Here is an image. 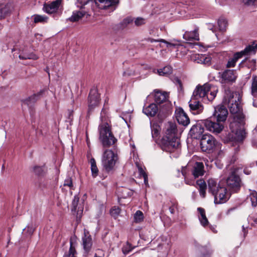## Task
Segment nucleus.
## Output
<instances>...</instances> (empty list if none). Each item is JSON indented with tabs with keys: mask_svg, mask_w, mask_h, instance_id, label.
Segmentation results:
<instances>
[{
	"mask_svg": "<svg viewBox=\"0 0 257 257\" xmlns=\"http://www.w3.org/2000/svg\"><path fill=\"white\" fill-rule=\"evenodd\" d=\"M226 184L228 187L232 191H238L240 187V179L239 177L233 171L228 177L226 180Z\"/></svg>",
	"mask_w": 257,
	"mask_h": 257,
	"instance_id": "11",
	"label": "nucleus"
},
{
	"mask_svg": "<svg viewBox=\"0 0 257 257\" xmlns=\"http://www.w3.org/2000/svg\"><path fill=\"white\" fill-rule=\"evenodd\" d=\"M245 3L248 5H252L256 1V0H245Z\"/></svg>",
	"mask_w": 257,
	"mask_h": 257,
	"instance_id": "55",
	"label": "nucleus"
},
{
	"mask_svg": "<svg viewBox=\"0 0 257 257\" xmlns=\"http://www.w3.org/2000/svg\"><path fill=\"white\" fill-rule=\"evenodd\" d=\"M13 10V6L11 3L3 2L0 3V19H5L9 16Z\"/></svg>",
	"mask_w": 257,
	"mask_h": 257,
	"instance_id": "19",
	"label": "nucleus"
},
{
	"mask_svg": "<svg viewBox=\"0 0 257 257\" xmlns=\"http://www.w3.org/2000/svg\"><path fill=\"white\" fill-rule=\"evenodd\" d=\"M230 127L231 130L232 141L236 142H242L245 137V132L243 127L239 126L236 122H232L230 124Z\"/></svg>",
	"mask_w": 257,
	"mask_h": 257,
	"instance_id": "9",
	"label": "nucleus"
},
{
	"mask_svg": "<svg viewBox=\"0 0 257 257\" xmlns=\"http://www.w3.org/2000/svg\"><path fill=\"white\" fill-rule=\"evenodd\" d=\"M185 183L187 184H189V185H192L193 184V183L192 181H189L187 180L186 177L185 176Z\"/></svg>",
	"mask_w": 257,
	"mask_h": 257,
	"instance_id": "58",
	"label": "nucleus"
},
{
	"mask_svg": "<svg viewBox=\"0 0 257 257\" xmlns=\"http://www.w3.org/2000/svg\"><path fill=\"white\" fill-rule=\"evenodd\" d=\"M64 186H68L70 189H73V183L72 179L70 177H68L65 180L64 182Z\"/></svg>",
	"mask_w": 257,
	"mask_h": 257,
	"instance_id": "47",
	"label": "nucleus"
},
{
	"mask_svg": "<svg viewBox=\"0 0 257 257\" xmlns=\"http://www.w3.org/2000/svg\"><path fill=\"white\" fill-rule=\"evenodd\" d=\"M237 78L235 71L233 70H226L223 72L221 75V82L227 83L233 82Z\"/></svg>",
	"mask_w": 257,
	"mask_h": 257,
	"instance_id": "17",
	"label": "nucleus"
},
{
	"mask_svg": "<svg viewBox=\"0 0 257 257\" xmlns=\"http://www.w3.org/2000/svg\"><path fill=\"white\" fill-rule=\"evenodd\" d=\"M137 166H138V171H139V175H140V177H143L145 176H146L147 174L144 171V170H143L142 167L141 166H139L138 165H137Z\"/></svg>",
	"mask_w": 257,
	"mask_h": 257,
	"instance_id": "51",
	"label": "nucleus"
},
{
	"mask_svg": "<svg viewBox=\"0 0 257 257\" xmlns=\"http://www.w3.org/2000/svg\"><path fill=\"white\" fill-rule=\"evenodd\" d=\"M88 11L84 10L80 11H75L73 12L72 16L69 18V20L72 22L78 21L83 17L86 16V18L90 16Z\"/></svg>",
	"mask_w": 257,
	"mask_h": 257,
	"instance_id": "22",
	"label": "nucleus"
},
{
	"mask_svg": "<svg viewBox=\"0 0 257 257\" xmlns=\"http://www.w3.org/2000/svg\"><path fill=\"white\" fill-rule=\"evenodd\" d=\"M210 88V84L206 83L202 86H197L194 90L192 96L199 99L200 98H205L207 96V94L209 92Z\"/></svg>",
	"mask_w": 257,
	"mask_h": 257,
	"instance_id": "13",
	"label": "nucleus"
},
{
	"mask_svg": "<svg viewBox=\"0 0 257 257\" xmlns=\"http://www.w3.org/2000/svg\"><path fill=\"white\" fill-rule=\"evenodd\" d=\"M131 22H132V20L130 18H127V19H125V20H124V23L125 24H129Z\"/></svg>",
	"mask_w": 257,
	"mask_h": 257,
	"instance_id": "57",
	"label": "nucleus"
},
{
	"mask_svg": "<svg viewBox=\"0 0 257 257\" xmlns=\"http://www.w3.org/2000/svg\"><path fill=\"white\" fill-rule=\"evenodd\" d=\"M175 204L173 205V206H171L169 208V210L170 211V212L172 213V214H174V212H175V210H174V207H175Z\"/></svg>",
	"mask_w": 257,
	"mask_h": 257,
	"instance_id": "56",
	"label": "nucleus"
},
{
	"mask_svg": "<svg viewBox=\"0 0 257 257\" xmlns=\"http://www.w3.org/2000/svg\"><path fill=\"white\" fill-rule=\"evenodd\" d=\"M160 131V126L157 124H153L152 126V134L153 138L158 137Z\"/></svg>",
	"mask_w": 257,
	"mask_h": 257,
	"instance_id": "44",
	"label": "nucleus"
},
{
	"mask_svg": "<svg viewBox=\"0 0 257 257\" xmlns=\"http://www.w3.org/2000/svg\"><path fill=\"white\" fill-rule=\"evenodd\" d=\"M93 2L92 0H76V4L77 7L79 8L80 10H85V6L88 4H91V6L92 5Z\"/></svg>",
	"mask_w": 257,
	"mask_h": 257,
	"instance_id": "34",
	"label": "nucleus"
},
{
	"mask_svg": "<svg viewBox=\"0 0 257 257\" xmlns=\"http://www.w3.org/2000/svg\"><path fill=\"white\" fill-rule=\"evenodd\" d=\"M120 212V209L118 207L114 206L110 210V214L114 218H116Z\"/></svg>",
	"mask_w": 257,
	"mask_h": 257,
	"instance_id": "43",
	"label": "nucleus"
},
{
	"mask_svg": "<svg viewBox=\"0 0 257 257\" xmlns=\"http://www.w3.org/2000/svg\"><path fill=\"white\" fill-rule=\"evenodd\" d=\"M196 184L198 187L200 195L204 198L206 195V184L205 182L202 179L198 180L196 181Z\"/></svg>",
	"mask_w": 257,
	"mask_h": 257,
	"instance_id": "31",
	"label": "nucleus"
},
{
	"mask_svg": "<svg viewBox=\"0 0 257 257\" xmlns=\"http://www.w3.org/2000/svg\"><path fill=\"white\" fill-rule=\"evenodd\" d=\"M203 124L208 131L215 134L220 133L224 128L221 121L214 122L209 119L203 120Z\"/></svg>",
	"mask_w": 257,
	"mask_h": 257,
	"instance_id": "10",
	"label": "nucleus"
},
{
	"mask_svg": "<svg viewBox=\"0 0 257 257\" xmlns=\"http://www.w3.org/2000/svg\"><path fill=\"white\" fill-rule=\"evenodd\" d=\"M177 82L180 84L181 85V81L179 79H177Z\"/></svg>",
	"mask_w": 257,
	"mask_h": 257,
	"instance_id": "59",
	"label": "nucleus"
},
{
	"mask_svg": "<svg viewBox=\"0 0 257 257\" xmlns=\"http://www.w3.org/2000/svg\"><path fill=\"white\" fill-rule=\"evenodd\" d=\"M82 241L84 253L87 254L90 251L92 245L91 237L88 232L84 231Z\"/></svg>",
	"mask_w": 257,
	"mask_h": 257,
	"instance_id": "20",
	"label": "nucleus"
},
{
	"mask_svg": "<svg viewBox=\"0 0 257 257\" xmlns=\"http://www.w3.org/2000/svg\"><path fill=\"white\" fill-rule=\"evenodd\" d=\"M158 41L166 43L167 44V47H169L170 46H175V45H174L173 44H171L170 43H169V42H167L166 41H165V40H163V39H161L160 40H159Z\"/></svg>",
	"mask_w": 257,
	"mask_h": 257,
	"instance_id": "53",
	"label": "nucleus"
},
{
	"mask_svg": "<svg viewBox=\"0 0 257 257\" xmlns=\"http://www.w3.org/2000/svg\"><path fill=\"white\" fill-rule=\"evenodd\" d=\"M146 21L143 18L138 17L135 20V24L137 26H141L146 24Z\"/></svg>",
	"mask_w": 257,
	"mask_h": 257,
	"instance_id": "46",
	"label": "nucleus"
},
{
	"mask_svg": "<svg viewBox=\"0 0 257 257\" xmlns=\"http://www.w3.org/2000/svg\"><path fill=\"white\" fill-rule=\"evenodd\" d=\"M241 97L236 92H232L230 90H225L223 102L227 105L231 113L234 115V118L241 120L243 117L242 108L240 104Z\"/></svg>",
	"mask_w": 257,
	"mask_h": 257,
	"instance_id": "2",
	"label": "nucleus"
},
{
	"mask_svg": "<svg viewBox=\"0 0 257 257\" xmlns=\"http://www.w3.org/2000/svg\"><path fill=\"white\" fill-rule=\"evenodd\" d=\"M94 2L99 9L110 13L115 10L119 0H94Z\"/></svg>",
	"mask_w": 257,
	"mask_h": 257,
	"instance_id": "8",
	"label": "nucleus"
},
{
	"mask_svg": "<svg viewBox=\"0 0 257 257\" xmlns=\"http://www.w3.org/2000/svg\"><path fill=\"white\" fill-rule=\"evenodd\" d=\"M257 49V41L253 42L251 45L247 46L243 50L235 53L233 57L228 60L226 67L227 68L234 67L236 61L244 55H247L251 52L255 53Z\"/></svg>",
	"mask_w": 257,
	"mask_h": 257,
	"instance_id": "7",
	"label": "nucleus"
},
{
	"mask_svg": "<svg viewBox=\"0 0 257 257\" xmlns=\"http://www.w3.org/2000/svg\"><path fill=\"white\" fill-rule=\"evenodd\" d=\"M70 244L69 250L65 253L63 257H77L75 243L72 239L70 240Z\"/></svg>",
	"mask_w": 257,
	"mask_h": 257,
	"instance_id": "30",
	"label": "nucleus"
},
{
	"mask_svg": "<svg viewBox=\"0 0 257 257\" xmlns=\"http://www.w3.org/2000/svg\"><path fill=\"white\" fill-rule=\"evenodd\" d=\"M33 170L35 174L40 175L42 174L44 169L42 167L35 166L33 167Z\"/></svg>",
	"mask_w": 257,
	"mask_h": 257,
	"instance_id": "49",
	"label": "nucleus"
},
{
	"mask_svg": "<svg viewBox=\"0 0 257 257\" xmlns=\"http://www.w3.org/2000/svg\"><path fill=\"white\" fill-rule=\"evenodd\" d=\"M99 139L104 147H108L115 144L116 139L111 133L108 124L106 122L101 123L98 127Z\"/></svg>",
	"mask_w": 257,
	"mask_h": 257,
	"instance_id": "4",
	"label": "nucleus"
},
{
	"mask_svg": "<svg viewBox=\"0 0 257 257\" xmlns=\"http://www.w3.org/2000/svg\"><path fill=\"white\" fill-rule=\"evenodd\" d=\"M194 60L198 63L209 65L211 64V58L202 54H196L194 55Z\"/></svg>",
	"mask_w": 257,
	"mask_h": 257,
	"instance_id": "27",
	"label": "nucleus"
},
{
	"mask_svg": "<svg viewBox=\"0 0 257 257\" xmlns=\"http://www.w3.org/2000/svg\"><path fill=\"white\" fill-rule=\"evenodd\" d=\"M135 74V71L133 67L128 68L123 72L124 76H132Z\"/></svg>",
	"mask_w": 257,
	"mask_h": 257,
	"instance_id": "48",
	"label": "nucleus"
},
{
	"mask_svg": "<svg viewBox=\"0 0 257 257\" xmlns=\"http://www.w3.org/2000/svg\"><path fill=\"white\" fill-rule=\"evenodd\" d=\"M90 163L91 165L92 175L93 177H96L98 175V170L96 166L95 160L94 158L90 159Z\"/></svg>",
	"mask_w": 257,
	"mask_h": 257,
	"instance_id": "36",
	"label": "nucleus"
},
{
	"mask_svg": "<svg viewBox=\"0 0 257 257\" xmlns=\"http://www.w3.org/2000/svg\"><path fill=\"white\" fill-rule=\"evenodd\" d=\"M143 111L147 116H154L158 112V107L155 103H151L148 106L144 107Z\"/></svg>",
	"mask_w": 257,
	"mask_h": 257,
	"instance_id": "26",
	"label": "nucleus"
},
{
	"mask_svg": "<svg viewBox=\"0 0 257 257\" xmlns=\"http://www.w3.org/2000/svg\"><path fill=\"white\" fill-rule=\"evenodd\" d=\"M133 249V247L132 246V245L127 242L126 244L122 247V252L124 254H126L129 253L131 251H132Z\"/></svg>",
	"mask_w": 257,
	"mask_h": 257,
	"instance_id": "45",
	"label": "nucleus"
},
{
	"mask_svg": "<svg viewBox=\"0 0 257 257\" xmlns=\"http://www.w3.org/2000/svg\"><path fill=\"white\" fill-rule=\"evenodd\" d=\"M60 4L59 0L53 1L50 4H45L43 6V10L48 14H51L56 13Z\"/></svg>",
	"mask_w": 257,
	"mask_h": 257,
	"instance_id": "21",
	"label": "nucleus"
},
{
	"mask_svg": "<svg viewBox=\"0 0 257 257\" xmlns=\"http://www.w3.org/2000/svg\"><path fill=\"white\" fill-rule=\"evenodd\" d=\"M165 135L162 140V148L164 151L172 153L180 147L179 139L177 137V126L175 123L168 122Z\"/></svg>",
	"mask_w": 257,
	"mask_h": 257,
	"instance_id": "1",
	"label": "nucleus"
},
{
	"mask_svg": "<svg viewBox=\"0 0 257 257\" xmlns=\"http://www.w3.org/2000/svg\"><path fill=\"white\" fill-rule=\"evenodd\" d=\"M183 39L186 41L199 40L198 28L193 31H186L183 35Z\"/></svg>",
	"mask_w": 257,
	"mask_h": 257,
	"instance_id": "25",
	"label": "nucleus"
},
{
	"mask_svg": "<svg viewBox=\"0 0 257 257\" xmlns=\"http://www.w3.org/2000/svg\"><path fill=\"white\" fill-rule=\"evenodd\" d=\"M204 173V165L202 162H196L192 171V174L195 178L203 176Z\"/></svg>",
	"mask_w": 257,
	"mask_h": 257,
	"instance_id": "24",
	"label": "nucleus"
},
{
	"mask_svg": "<svg viewBox=\"0 0 257 257\" xmlns=\"http://www.w3.org/2000/svg\"><path fill=\"white\" fill-rule=\"evenodd\" d=\"M154 41L156 42L157 41L156 40H153L151 42H154Z\"/></svg>",
	"mask_w": 257,
	"mask_h": 257,
	"instance_id": "62",
	"label": "nucleus"
},
{
	"mask_svg": "<svg viewBox=\"0 0 257 257\" xmlns=\"http://www.w3.org/2000/svg\"><path fill=\"white\" fill-rule=\"evenodd\" d=\"M209 91H210V93H207L206 96L207 99L209 101H212L215 97L218 91V89L216 87L210 84V88H209Z\"/></svg>",
	"mask_w": 257,
	"mask_h": 257,
	"instance_id": "33",
	"label": "nucleus"
},
{
	"mask_svg": "<svg viewBox=\"0 0 257 257\" xmlns=\"http://www.w3.org/2000/svg\"><path fill=\"white\" fill-rule=\"evenodd\" d=\"M79 198L77 196H75L74 197V199L73 200L72 205V211H77V215L80 214L82 211H83V208L82 207H78V209L77 208L78 202H79Z\"/></svg>",
	"mask_w": 257,
	"mask_h": 257,
	"instance_id": "32",
	"label": "nucleus"
},
{
	"mask_svg": "<svg viewBox=\"0 0 257 257\" xmlns=\"http://www.w3.org/2000/svg\"><path fill=\"white\" fill-rule=\"evenodd\" d=\"M34 228L32 227L28 226L24 229V230H26L29 232V234H32L34 232Z\"/></svg>",
	"mask_w": 257,
	"mask_h": 257,
	"instance_id": "52",
	"label": "nucleus"
},
{
	"mask_svg": "<svg viewBox=\"0 0 257 257\" xmlns=\"http://www.w3.org/2000/svg\"><path fill=\"white\" fill-rule=\"evenodd\" d=\"M249 198L251 202V205L253 207L257 206V192L255 191H252L249 194Z\"/></svg>",
	"mask_w": 257,
	"mask_h": 257,
	"instance_id": "41",
	"label": "nucleus"
},
{
	"mask_svg": "<svg viewBox=\"0 0 257 257\" xmlns=\"http://www.w3.org/2000/svg\"><path fill=\"white\" fill-rule=\"evenodd\" d=\"M199 213V219L202 225L204 227L208 225L209 222L206 216L205 210L201 207H199L197 209Z\"/></svg>",
	"mask_w": 257,
	"mask_h": 257,
	"instance_id": "29",
	"label": "nucleus"
},
{
	"mask_svg": "<svg viewBox=\"0 0 257 257\" xmlns=\"http://www.w3.org/2000/svg\"><path fill=\"white\" fill-rule=\"evenodd\" d=\"M44 92L45 89H42L37 93L23 99L22 100V106H24V105H27L28 106H31L33 104L35 103L42 97Z\"/></svg>",
	"mask_w": 257,
	"mask_h": 257,
	"instance_id": "15",
	"label": "nucleus"
},
{
	"mask_svg": "<svg viewBox=\"0 0 257 257\" xmlns=\"http://www.w3.org/2000/svg\"><path fill=\"white\" fill-rule=\"evenodd\" d=\"M251 93L255 96L257 97V76H253L252 78L251 84Z\"/></svg>",
	"mask_w": 257,
	"mask_h": 257,
	"instance_id": "37",
	"label": "nucleus"
},
{
	"mask_svg": "<svg viewBox=\"0 0 257 257\" xmlns=\"http://www.w3.org/2000/svg\"><path fill=\"white\" fill-rule=\"evenodd\" d=\"M143 178L144 179V183L145 184V185L146 186H147L148 185V180L147 175L146 176L143 177Z\"/></svg>",
	"mask_w": 257,
	"mask_h": 257,
	"instance_id": "54",
	"label": "nucleus"
},
{
	"mask_svg": "<svg viewBox=\"0 0 257 257\" xmlns=\"http://www.w3.org/2000/svg\"><path fill=\"white\" fill-rule=\"evenodd\" d=\"M255 222L257 223V219L255 220Z\"/></svg>",
	"mask_w": 257,
	"mask_h": 257,
	"instance_id": "63",
	"label": "nucleus"
},
{
	"mask_svg": "<svg viewBox=\"0 0 257 257\" xmlns=\"http://www.w3.org/2000/svg\"><path fill=\"white\" fill-rule=\"evenodd\" d=\"M155 101L158 103H161L165 101L168 97V94L166 92H161L159 90L155 91Z\"/></svg>",
	"mask_w": 257,
	"mask_h": 257,
	"instance_id": "28",
	"label": "nucleus"
},
{
	"mask_svg": "<svg viewBox=\"0 0 257 257\" xmlns=\"http://www.w3.org/2000/svg\"><path fill=\"white\" fill-rule=\"evenodd\" d=\"M242 229H243V231H244V230H245V229H244V226H242Z\"/></svg>",
	"mask_w": 257,
	"mask_h": 257,
	"instance_id": "61",
	"label": "nucleus"
},
{
	"mask_svg": "<svg viewBox=\"0 0 257 257\" xmlns=\"http://www.w3.org/2000/svg\"><path fill=\"white\" fill-rule=\"evenodd\" d=\"M204 127L205 126L203 124V120L193 125L190 131L191 137L196 139L201 138L204 131Z\"/></svg>",
	"mask_w": 257,
	"mask_h": 257,
	"instance_id": "16",
	"label": "nucleus"
},
{
	"mask_svg": "<svg viewBox=\"0 0 257 257\" xmlns=\"http://www.w3.org/2000/svg\"><path fill=\"white\" fill-rule=\"evenodd\" d=\"M209 192L214 196V203L221 204L226 202L229 198V194L227 189L221 184H217V181L213 179L208 180Z\"/></svg>",
	"mask_w": 257,
	"mask_h": 257,
	"instance_id": "3",
	"label": "nucleus"
},
{
	"mask_svg": "<svg viewBox=\"0 0 257 257\" xmlns=\"http://www.w3.org/2000/svg\"><path fill=\"white\" fill-rule=\"evenodd\" d=\"M228 115V111L223 105H218L214 108L213 115L216 118L217 121L224 122L226 120Z\"/></svg>",
	"mask_w": 257,
	"mask_h": 257,
	"instance_id": "14",
	"label": "nucleus"
},
{
	"mask_svg": "<svg viewBox=\"0 0 257 257\" xmlns=\"http://www.w3.org/2000/svg\"><path fill=\"white\" fill-rule=\"evenodd\" d=\"M238 149H239V147H238V146H237V148H236V150H238Z\"/></svg>",
	"mask_w": 257,
	"mask_h": 257,
	"instance_id": "60",
	"label": "nucleus"
},
{
	"mask_svg": "<svg viewBox=\"0 0 257 257\" xmlns=\"http://www.w3.org/2000/svg\"><path fill=\"white\" fill-rule=\"evenodd\" d=\"M20 59H33L36 60L38 58V57L33 53H30L28 54H24V55H20L19 56Z\"/></svg>",
	"mask_w": 257,
	"mask_h": 257,
	"instance_id": "42",
	"label": "nucleus"
},
{
	"mask_svg": "<svg viewBox=\"0 0 257 257\" xmlns=\"http://www.w3.org/2000/svg\"><path fill=\"white\" fill-rule=\"evenodd\" d=\"M134 221L136 223H140L144 220V214L140 210H138L134 214Z\"/></svg>",
	"mask_w": 257,
	"mask_h": 257,
	"instance_id": "39",
	"label": "nucleus"
},
{
	"mask_svg": "<svg viewBox=\"0 0 257 257\" xmlns=\"http://www.w3.org/2000/svg\"><path fill=\"white\" fill-rule=\"evenodd\" d=\"M99 94L96 89H92L90 90L88 98V112L92 111L95 107L99 104Z\"/></svg>",
	"mask_w": 257,
	"mask_h": 257,
	"instance_id": "12",
	"label": "nucleus"
},
{
	"mask_svg": "<svg viewBox=\"0 0 257 257\" xmlns=\"http://www.w3.org/2000/svg\"><path fill=\"white\" fill-rule=\"evenodd\" d=\"M176 117L178 123L184 126L187 125L190 122L189 117L182 109L179 110L176 113Z\"/></svg>",
	"mask_w": 257,
	"mask_h": 257,
	"instance_id": "23",
	"label": "nucleus"
},
{
	"mask_svg": "<svg viewBox=\"0 0 257 257\" xmlns=\"http://www.w3.org/2000/svg\"><path fill=\"white\" fill-rule=\"evenodd\" d=\"M189 106L191 111L194 114H199L203 110V106L200 103L198 99L192 96L189 102Z\"/></svg>",
	"mask_w": 257,
	"mask_h": 257,
	"instance_id": "18",
	"label": "nucleus"
},
{
	"mask_svg": "<svg viewBox=\"0 0 257 257\" xmlns=\"http://www.w3.org/2000/svg\"><path fill=\"white\" fill-rule=\"evenodd\" d=\"M219 144L211 135L205 134L202 136L200 146L202 151L210 153L216 148H221Z\"/></svg>",
	"mask_w": 257,
	"mask_h": 257,
	"instance_id": "6",
	"label": "nucleus"
},
{
	"mask_svg": "<svg viewBox=\"0 0 257 257\" xmlns=\"http://www.w3.org/2000/svg\"><path fill=\"white\" fill-rule=\"evenodd\" d=\"M117 159V154L111 150H105L102 154L101 159L103 169L107 172L112 171Z\"/></svg>",
	"mask_w": 257,
	"mask_h": 257,
	"instance_id": "5",
	"label": "nucleus"
},
{
	"mask_svg": "<svg viewBox=\"0 0 257 257\" xmlns=\"http://www.w3.org/2000/svg\"><path fill=\"white\" fill-rule=\"evenodd\" d=\"M227 22L224 18H220L218 21V26L220 31H224L226 30Z\"/></svg>",
	"mask_w": 257,
	"mask_h": 257,
	"instance_id": "38",
	"label": "nucleus"
},
{
	"mask_svg": "<svg viewBox=\"0 0 257 257\" xmlns=\"http://www.w3.org/2000/svg\"><path fill=\"white\" fill-rule=\"evenodd\" d=\"M34 21L35 23L46 22L48 19V18L45 16L39 15H34Z\"/></svg>",
	"mask_w": 257,
	"mask_h": 257,
	"instance_id": "40",
	"label": "nucleus"
},
{
	"mask_svg": "<svg viewBox=\"0 0 257 257\" xmlns=\"http://www.w3.org/2000/svg\"><path fill=\"white\" fill-rule=\"evenodd\" d=\"M177 51L182 52L183 53V55H186L187 54L188 50L183 46H179L177 47Z\"/></svg>",
	"mask_w": 257,
	"mask_h": 257,
	"instance_id": "50",
	"label": "nucleus"
},
{
	"mask_svg": "<svg viewBox=\"0 0 257 257\" xmlns=\"http://www.w3.org/2000/svg\"><path fill=\"white\" fill-rule=\"evenodd\" d=\"M158 74L161 76H167L172 72V68L170 66H167L162 69H158Z\"/></svg>",
	"mask_w": 257,
	"mask_h": 257,
	"instance_id": "35",
	"label": "nucleus"
}]
</instances>
